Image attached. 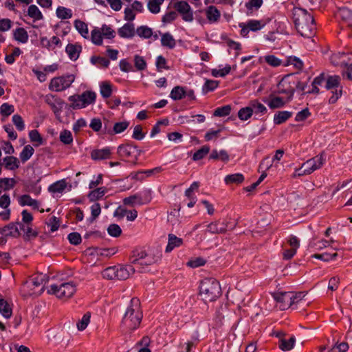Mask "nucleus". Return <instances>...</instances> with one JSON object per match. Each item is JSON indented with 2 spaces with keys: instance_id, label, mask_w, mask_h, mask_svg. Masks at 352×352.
I'll list each match as a JSON object with an SVG mask.
<instances>
[{
  "instance_id": "58",
  "label": "nucleus",
  "mask_w": 352,
  "mask_h": 352,
  "mask_svg": "<svg viewBox=\"0 0 352 352\" xmlns=\"http://www.w3.org/2000/svg\"><path fill=\"white\" fill-rule=\"evenodd\" d=\"M107 232L111 236L118 237L122 234V229L118 224L112 223L107 228Z\"/></svg>"
},
{
  "instance_id": "43",
  "label": "nucleus",
  "mask_w": 352,
  "mask_h": 352,
  "mask_svg": "<svg viewBox=\"0 0 352 352\" xmlns=\"http://www.w3.org/2000/svg\"><path fill=\"white\" fill-rule=\"evenodd\" d=\"M56 12L57 16L60 19H68L72 16V10L65 7L58 6Z\"/></svg>"
},
{
  "instance_id": "61",
  "label": "nucleus",
  "mask_w": 352,
  "mask_h": 352,
  "mask_svg": "<svg viewBox=\"0 0 352 352\" xmlns=\"http://www.w3.org/2000/svg\"><path fill=\"white\" fill-rule=\"evenodd\" d=\"M337 253L329 254L325 252L322 254H315L312 255L311 257L327 262L335 259L337 257Z\"/></svg>"
},
{
  "instance_id": "55",
  "label": "nucleus",
  "mask_w": 352,
  "mask_h": 352,
  "mask_svg": "<svg viewBox=\"0 0 352 352\" xmlns=\"http://www.w3.org/2000/svg\"><path fill=\"white\" fill-rule=\"evenodd\" d=\"M102 36L108 39L113 38L116 36V32L109 25L104 24L100 29Z\"/></svg>"
},
{
  "instance_id": "60",
  "label": "nucleus",
  "mask_w": 352,
  "mask_h": 352,
  "mask_svg": "<svg viewBox=\"0 0 352 352\" xmlns=\"http://www.w3.org/2000/svg\"><path fill=\"white\" fill-rule=\"evenodd\" d=\"M90 62L93 65H96L98 63L104 67H108L110 63L109 60L107 58L96 56H92L90 58Z\"/></svg>"
},
{
  "instance_id": "48",
  "label": "nucleus",
  "mask_w": 352,
  "mask_h": 352,
  "mask_svg": "<svg viewBox=\"0 0 352 352\" xmlns=\"http://www.w3.org/2000/svg\"><path fill=\"white\" fill-rule=\"evenodd\" d=\"M100 94L104 98H109L112 94V87L109 82H102L100 86Z\"/></svg>"
},
{
  "instance_id": "25",
  "label": "nucleus",
  "mask_w": 352,
  "mask_h": 352,
  "mask_svg": "<svg viewBox=\"0 0 352 352\" xmlns=\"http://www.w3.org/2000/svg\"><path fill=\"white\" fill-rule=\"evenodd\" d=\"M182 239L176 236L173 234H168V244L166 248V252H170L175 248L179 247L182 244Z\"/></svg>"
},
{
  "instance_id": "50",
  "label": "nucleus",
  "mask_w": 352,
  "mask_h": 352,
  "mask_svg": "<svg viewBox=\"0 0 352 352\" xmlns=\"http://www.w3.org/2000/svg\"><path fill=\"white\" fill-rule=\"evenodd\" d=\"M66 188V182L65 180L58 181L49 187V191L52 192H62Z\"/></svg>"
},
{
  "instance_id": "15",
  "label": "nucleus",
  "mask_w": 352,
  "mask_h": 352,
  "mask_svg": "<svg viewBox=\"0 0 352 352\" xmlns=\"http://www.w3.org/2000/svg\"><path fill=\"white\" fill-rule=\"evenodd\" d=\"M6 170H15L20 166L19 159L14 156H6L3 157V161L0 160V174L1 173L2 167Z\"/></svg>"
},
{
  "instance_id": "36",
  "label": "nucleus",
  "mask_w": 352,
  "mask_h": 352,
  "mask_svg": "<svg viewBox=\"0 0 352 352\" xmlns=\"http://www.w3.org/2000/svg\"><path fill=\"white\" fill-rule=\"evenodd\" d=\"M244 180V177L241 173H235L232 175H228L225 177V182L226 184H241Z\"/></svg>"
},
{
  "instance_id": "39",
  "label": "nucleus",
  "mask_w": 352,
  "mask_h": 352,
  "mask_svg": "<svg viewBox=\"0 0 352 352\" xmlns=\"http://www.w3.org/2000/svg\"><path fill=\"white\" fill-rule=\"evenodd\" d=\"M0 313L6 318H9L12 316V309L10 305L4 300L0 299Z\"/></svg>"
},
{
  "instance_id": "44",
  "label": "nucleus",
  "mask_w": 352,
  "mask_h": 352,
  "mask_svg": "<svg viewBox=\"0 0 352 352\" xmlns=\"http://www.w3.org/2000/svg\"><path fill=\"white\" fill-rule=\"evenodd\" d=\"M345 69L343 71V76L347 79L352 80V54H349V58L343 65Z\"/></svg>"
},
{
  "instance_id": "21",
  "label": "nucleus",
  "mask_w": 352,
  "mask_h": 352,
  "mask_svg": "<svg viewBox=\"0 0 352 352\" xmlns=\"http://www.w3.org/2000/svg\"><path fill=\"white\" fill-rule=\"evenodd\" d=\"M18 202L21 206H29L36 210H38L39 208L38 201L32 199L29 195H23L20 196L18 199Z\"/></svg>"
},
{
  "instance_id": "59",
  "label": "nucleus",
  "mask_w": 352,
  "mask_h": 352,
  "mask_svg": "<svg viewBox=\"0 0 352 352\" xmlns=\"http://www.w3.org/2000/svg\"><path fill=\"white\" fill-rule=\"evenodd\" d=\"M14 111V107L12 104L3 103L0 107V113L2 116L8 117Z\"/></svg>"
},
{
  "instance_id": "51",
  "label": "nucleus",
  "mask_w": 352,
  "mask_h": 352,
  "mask_svg": "<svg viewBox=\"0 0 352 352\" xmlns=\"http://www.w3.org/2000/svg\"><path fill=\"white\" fill-rule=\"evenodd\" d=\"M164 0H149L148 3V9L153 14H157L160 11V5Z\"/></svg>"
},
{
  "instance_id": "27",
  "label": "nucleus",
  "mask_w": 352,
  "mask_h": 352,
  "mask_svg": "<svg viewBox=\"0 0 352 352\" xmlns=\"http://www.w3.org/2000/svg\"><path fill=\"white\" fill-rule=\"evenodd\" d=\"M159 33L162 35L161 43L162 46L169 49H173L175 47L176 41L169 32L162 34L161 32L159 31Z\"/></svg>"
},
{
  "instance_id": "11",
  "label": "nucleus",
  "mask_w": 352,
  "mask_h": 352,
  "mask_svg": "<svg viewBox=\"0 0 352 352\" xmlns=\"http://www.w3.org/2000/svg\"><path fill=\"white\" fill-rule=\"evenodd\" d=\"M325 161V155L321 153L319 155L313 157L302 164L303 168H305L307 173L309 175L314 170L320 168Z\"/></svg>"
},
{
  "instance_id": "54",
  "label": "nucleus",
  "mask_w": 352,
  "mask_h": 352,
  "mask_svg": "<svg viewBox=\"0 0 352 352\" xmlns=\"http://www.w3.org/2000/svg\"><path fill=\"white\" fill-rule=\"evenodd\" d=\"M60 140L65 144H70L73 142V137L70 131L65 129L60 133Z\"/></svg>"
},
{
  "instance_id": "13",
  "label": "nucleus",
  "mask_w": 352,
  "mask_h": 352,
  "mask_svg": "<svg viewBox=\"0 0 352 352\" xmlns=\"http://www.w3.org/2000/svg\"><path fill=\"white\" fill-rule=\"evenodd\" d=\"M274 300L279 303V307L281 310H285L293 306L292 295L290 292H278L273 294Z\"/></svg>"
},
{
  "instance_id": "53",
  "label": "nucleus",
  "mask_w": 352,
  "mask_h": 352,
  "mask_svg": "<svg viewBox=\"0 0 352 352\" xmlns=\"http://www.w3.org/2000/svg\"><path fill=\"white\" fill-rule=\"evenodd\" d=\"M252 109L250 106L241 108L238 112V117L241 120H247L252 116Z\"/></svg>"
},
{
  "instance_id": "63",
  "label": "nucleus",
  "mask_w": 352,
  "mask_h": 352,
  "mask_svg": "<svg viewBox=\"0 0 352 352\" xmlns=\"http://www.w3.org/2000/svg\"><path fill=\"white\" fill-rule=\"evenodd\" d=\"M230 70L231 67L230 65H226L225 67L221 69H212L211 74L214 77H224L230 72Z\"/></svg>"
},
{
  "instance_id": "14",
  "label": "nucleus",
  "mask_w": 352,
  "mask_h": 352,
  "mask_svg": "<svg viewBox=\"0 0 352 352\" xmlns=\"http://www.w3.org/2000/svg\"><path fill=\"white\" fill-rule=\"evenodd\" d=\"M174 8L182 15L185 21L190 22L193 20V12L190 5L185 1H177L175 3Z\"/></svg>"
},
{
  "instance_id": "3",
  "label": "nucleus",
  "mask_w": 352,
  "mask_h": 352,
  "mask_svg": "<svg viewBox=\"0 0 352 352\" xmlns=\"http://www.w3.org/2000/svg\"><path fill=\"white\" fill-rule=\"evenodd\" d=\"M199 294L205 302L216 300L221 294L219 282L214 278H205L201 281Z\"/></svg>"
},
{
  "instance_id": "1",
  "label": "nucleus",
  "mask_w": 352,
  "mask_h": 352,
  "mask_svg": "<svg viewBox=\"0 0 352 352\" xmlns=\"http://www.w3.org/2000/svg\"><path fill=\"white\" fill-rule=\"evenodd\" d=\"M292 19L298 32L302 36L310 38L314 35L316 24L314 16L305 9L294 8Z\"/></svg>"
},
{
  "instance_id": "16",
  "label": "nucleus",
  "mask_w": 352,
  "mask_h": 352,
  "mask_svg": "<svg viewBox=\"0 0 352 352\" xmlns=\"http://www.w3.org/2000/svg\"><path fill=\"white\" fill-rule=\"evenodd\" d=\"M117 153L121 157H133L135 153V145L132 144H121L118 147Z\"/></svg>"
},
{
  "instance_id": "64",
  "label": "nucleus",
  "mask_w": 352,
  "mask_h": 352,
  "mask_svg": "<svg viewBox=\"0 0 352 352\" xmlns=\"http://www.w3.org/2000/svg\"><path fill=\"white\" fill-rule=\"evenodd\" d=\"M91 315L89 312L84 314L82 319L77 323V328L80 331H83L86 329L90 321Z\"/></svg>"
},
{
  "instance_id": "24",
  "label": "nucleus",
  "mask_w": 352,
  "mask_h": 352,
  "mask_svg": "<svg viewBox=\"0 0 352 352\" xmlns=\"http://www.w3.org/2000/svg\"><path fill=\"white\" fill-rule=\"evenodd\" d=\"M293 115L292 111H280L276 112L274 116V123L276 125H280L285 122Z\"/></svg>"
},
{
  "instance_id": "19",
  "label": "nucleus",
  "mask_w": 352,
  "mask_h": 352,
  "mask_svg": "<svg viewBox=\"0 0 352 352\" xmlns=\"http://www.w3.org/2000/svg\"><path fill=\"white\" fill-rule=\"evenodd\" d=\"M0 232L6 236L18 237L21 233L16 223H10L1 229Z\"/></svg>"
},
{
  "instance_id": "23",
  "label": "nucleus",
  "mask_w": 352,
  "mask_h": 352,
  "mask_svg": "<svg viewBox=\"0 0 352 352\" xmlns=\"http://www.w3.org/2000/svg\"><path fill=\"white\" fill-rule=\"evenodd\" d=\"M349 54L344 52L333 54L330 58L331 62L334 65L342 67L349 58Z\"/></svg>"
},
{
  "instance_id": "29",
  "label": "nucleus",
  "mask_w": 352,
  "mask_h": 352,
  "mask_svg": "<svg viewBox=\"0 0 352 352\" xmlns=\"http://www.w3.org/2000/svg\"><path fill=\"white\" fill-rule=\"evenodd\" d=\"M208 20L211 22H217L220 18V12L214 6H210L206 10Z\"/></svg>"
},
{
  "instance_id": "4",
  "label": "nucleus",
  "mask_w": 352,
  "mask_h": 352,
  "mask_svg": "<svg viewBox=\"0 0 352 352\" xmlns=\"http://www.w3.org/2000/svg\"><path fill=\"white\" fill-rule=\"evenodd\" d=\"M159 256L146 253L144 250H135L133 251L130 261L132 264L139 265L138 271L143 272L144 266L155 263L159 260Z\"/></svg>"
},
{
  "instance_id": "9",
  "label": "nucleus",
  "mask_w": 352,
  "mask_h": 352,
  "mask_svg": "<svg viewBox=\"0 0 352 352\" xmlns=\"http://www.w3.org/2000/svg\"><path fill=\"white\" fill-rule=\"evenodd\" d=\"M151 200V190H148L144 192V198L140 194H135L133 195L125 197L123 199L122 202L124 205L129 206H133L135 204L138 205H143L148 204Z\"/></svg>"
},
{
  "instance_id": "12",
  "label": "nucleus",
  "mask_w": 352,
  "mask_h": 352,
  "mask_svg": "<svg viewBox=\"0 0 352 352\" xmlns=\"http://www.w3.org/2000/svg\"><path fill=\"white\" fill-rule=\"evenodd\" d=\"M135 268L132 265L121 266L119 268L115 269L114 267H109L106 269V273L112 272L114 277L118 280L127 279L131 274L135 272Z\"/></svg>"
},
{
  "instance_id": "8",
  "label": "nucleus",
  "mask_w": 352,
  "mask_h": 352,
  "mask_svg": "<svg viewBox=\"0 0 352 352\" xmlns=\"http://www.w3.org/2000/svg\"><path fill=\"white\" fill-rule=\"evenodd\" d=\"M75 80L73 74H67L51 80L49 88L55 91H61L69 88Z\"/></svg>"
},
{
  "instance_id": "20",
  "label": "nucleus",
  "mask_w": 352,
  "mask_h": 352,
  "mask_svg": "<svg viewBox=\"0 0 352 352\" xmlns=\"http://www.w3.org/2000/svg\"><path fill=\"white\" fill-rule=\"evenodd\" d=\"M263 101L267 103L268 107L272 109L282 108L285 104V102L283 98L279 96H274L273 94L270 95L269 100H264Z\"/></svg>"
},
{
  "instance_id": "41",
  "label": "nucleus",
  "mask_w": 352,
  "mask_h": 352,
  "mask_svg": "<svg viewBox=\"0 0 352 352\" xmlns=\"http://www.w3.org/2000/svg\"><path fill=\"white\" fill-rule=\"evenodd\" d=\"M227 230L226 226L222 223L221 226H219L218 222L211 223L208 226V232L212 234L224 233Z\"/></svg>"
},
{
  "instance_id": "57",
  "label": "nucleus",
  "mask_w": 352,
  "mask_h": 352,
  "mask_svg": "<svg viewBox=\"0 0 352 352\" xmlns=\"http://www.w3.org/2000/svg\"><path fill=\"white\" fill-rule=\"evenodd\" d=\"M230 111H231V106L228 104V105H225V106L217 108L214 110L213 115L214 116H217V117H223V116H228L230 113Z\"/></svg>"
},
{
  "instance_id": "49",
  "label": "nucleus",
  "mask_w": 352,
  "mask_h": 352,
  "mask_svg": "<svg viewBox=\"0 0 352 352\" xmlns=\"http://www.w3.org/2000/svg\"><path fill=\"white\" fill-rule=\"evenodd\" d=\"M219 85V81L214 80H206L202 87V92L205 94L209 91H214Z\"/></svg>"
},
{
  "instance_id": "10",
  "label": "nucleus",
  "mask_w": 352,
  "mask_h": 352,
  "mask_svg": "<svg viewBox=\"0 0 352 352\" xmlns=\"http://www.w3.org/2000/svg\"><path fill=\"white\" fill-rule=\"evenodd\" d=\"M45 102L51 107L56 116H59L65 104L63 100L52 94L46 95L45 97Z\"/></svg>"
},
{
  "instance_id": "18",
  "label": "nucleus",
  "mask_w": 352,
  "mask_h": 352,
  "mask_svg": "<svg viewBox=\"0 0 352 352\" xmlns=\"http://www.w3.org/2000/svg\"><path fill=\"white\" fill-rule=\"evenodd\" d=\"M118 33L122 38H133L135 34L134 24L131 23H125L122 28L118 29Z\"/></svg>"
},
{
  "instance_id": "38",
  "label": "nucleus",
  "mask_w": 352,
  "mask_h": 352,
  "mask_svg": "<svg viewBox=\"0 0 352 352\" xmlns=\"http://www.w3.org/2000/svg\"><path fill=\"white\" fill-rule=\"evenodd\" d=\"M102 34L100 30L98 28H95L91 32V42L96 45H102Z\"/></svg>"
},
{
  "instance_id": "34",
  "label": "nucleus",
  "mask_w": 352,
  "mask_h": 352,
  "mask_svg": "<svg viewBox=\"0 0 352 352\" xmlns=\"http://www.w3.org/2000/svg\"><path fill=\"white\" fill-rule=\"evenodd\" d=\"M34 149L33 147L28 144L23 147L22 151L20 153V159L23 163L27 162L34 154Z\"/></svg>"
},
{
  "instance_id": "26",
  "label": "nucleus",
  "mask_w": 352,
  "mask_h": 352,
  "mask_svg": "<svg viewBox=\"0 0 352 352\" xmlns=\"http://www.w3.org/2000/svg\"><path fill=\"white\" fill-rule=\"evenodd\" d=\"M337 14L348 25L352 26V10L344 7L339 9Z\"/></svg>"
},
{
  "instance_id": "47",
  "label": "nucleus",
  "mask_w": 352,
  "mask_h": 352,
  "mask_svg": "<svg viewBox=\"0 0 352 352\" xmlns=\"http://www.w3.org/2000/svg\"><path fill=\"white\" fill-rule=\"evenodd\" d=\"M246 25L250 31L256 32L262 29L265 25V23L263 21L249 20Z\"/></svg>"
},
{
  "instance_id": "6",
  "label": "nucleus",
  "mask_w": 352,
  "mask_h": 352,
  "mask_svg": "<svg viewBox=\"0 0 352 352\" xmlns=\"http://www.w3.org/2000/svg\"><path fill=\"white\" fill-rule=\"evenodd\" d=\"M76 292V285L73 282L63 283L60 285H51L47 290L49 294L56 295L57 298H69Z\"/></svg>"
},
{
  "instance_id": "35",
  "label": "nucleus",
  "mask_w": 352,
  "mask_h": 352,
  "mask_svg": "<svg viewBox=\"0 0 352 352\" xmlns=\"http://www.w3.org/2000/svg\"><path fill=\"white\" fill-rule=\"evenodd\" d=\"M295 341L296 338L294 336H292L289 340L282 338L280 340L279 347L284 351H290L293 349Z\"/></svg>"
},
{
  "instance_id": "5",
  "label": "nucleus",
  "mask_w": 352,
  "mask_h": 352,
  "mask_svg": "<svg viewBox=\"0 0 352 352\" xmlns=\"http://www.w3.org/2000/svg\"><path fill=\"white\" fill-rule=\"evenodd\" d=\"M96 99V94L93 91H85L80 95H73L68 98L72 102L70 107L74 109L85 108L87 106L94 104Z\"/></svg>"
},
{
  "instance_id": "62",
  "label": "nucleus",
  "mask_w": 352,
  "mask_h": 352,
  "mask_svg": "<svg viewBox=\"0 0 352 352\" xmlns=\"http://www.w3.org/2000/svg\"><path fill=\"white\" fill-rule=\"evenodd\" d=\"M47 281V277L46 274H39L35 276L32 279V283L34 287H38L43 285Z\"/></svg>"
},
{
  "instance_id": "28",
  "label": "nucleus",
  "mask_w": 352,
  "mask_h": 352,
  "mask_svg": "<svg viewBox=\"0 0 352 352\" xmlns=\"http://www.w3.org/2000/svg\"><path fill=\"white\" fill-rule=\"evenodd\" d=\"M14 38L21 43H25L28 41V34L23 28H16L13 31Z\"/></svg>"
},
{
  "instance_id": "40",
  "label": "nucleus",
  "mask_w": 352,
  "mask_h": 352,
  "mask_svg": "<svg viewBox=\"0 0 352 352\" xmlns=\"http://www.w3.org/2000/svg\"><path fill=\"white\" fill-rule=\"evenodd\" d=\"M16 184V182L14 178H0V188L4 190L12 189Z\"/></svg>"
},
{
  "instance_id": "31",
  "label": "nucleus",
  "mask_w": 352,
  "mask_h": 352,
  "mask_svg": "<svg viewBox=\"0 0 352 352\" xmlns=\"http://www.w3.org/2000/svg\"><path fill=\"white\" fill-rule=\"evenodd\" d=\"M170 97L173 100H179L185 98V87L175 86L171 90Z\"/></svg>"
},
{
  "instance_id": "7",
  "label": "nucleus",
  "mask_w": 352,
  "mask_h": 352,
  "mask_svg": "<svg viewBox=\"0 0 352 352\" xmlns=\"http://www.w3.org/2000/svg\"><path fill=\"white\" fill-rule=\"evenodd\" d=\"M325 88L332 90V96L329 99L330 104H334L342 96V87L340 85V77L337 75L329 76L326 79Z\"/></svg>"
},
{
  "instance_id": "46",
  "label": "nucleus",
  "mask_w": 352,
  "mask_h": 352,
  "mask_svg": "<svg viewBox=\"0 0 352 352\" xmlns=\"http://www.w3.org/2000/svg\"><path fill=\"white\" fill-rule=\"evenodd\" d=\"M210 152V146L204 145L199 149H198L192 156L194 161H198L202 160L208 153Z\"/></svg>"
},
{
  "instance_id": "33",
  "label": "nucleus",
  "mask_w": 352,
  "mask_h": 352,
  "mask_svg": "<svg viewBox=\"0 0 352 352\" xmlns=\"http://www.w3.org/2000/svg\"><path fill=\"white\" fill-rule=\"evenodd\" d=\"M249 104L252 109V113L263 115L267 111V108L256 100H252Z\"/></svg>"
},
{
  "instance_id": "2",
  "label": "nucleus",
  "mask_w": 352,
  "mask_h": 352,
  "mask_svg": "<svg viewBox=\"0 0 352 352\" xmlns=\"http://www.w3.org/2000/svg\"><path fill=\"white\" fill-rule=\"evenodd\" d=\"M142 319V314L140 311V302L138 298H133L124 314L121 321V327L126 330L136 329L140 324Z\"/></svg>"
},
{
  "instance_id": "30",
  "label": "nucleus",
  "mask_w": 352,
  "mask_h": 352,
  "mask_svg": "<svg viewBox=\"0 0 352 352\" xmlns=\"http://www.w3.org/2000/svg\"><path fill=\"white\" fill-rule=\"evenodd\" d=\"M74 26H75L76 29L78 30V32L80 34V35L83 38H89L88 26L85 22H83L79 19H76L74 21Z\"/></svg>"
},
{
  "instance_id": "22",
  "label": "nucleus",
  "mask_w": 352,
  "mask_h": 352,
  "mask_svg": "<svg viewBox=\"0 0 352 352\" xmlns=\"http://www.w3.org/2000/svg\"><path fill=\"white\" fill-rule=\"evenodd\" d=\"M82 50V47L79 45L68 44L66 46L65 51L69 58L72 60H76Z\"/></svg>"
},
{
  "instance_id": "17",
  "label": "nucleus",
  "mask_w": 352,
  "mask_h": 352,
  "mask_svg": "<svg viewBox=\"0 0 352 352\" xmlns=\"http://www.w3.org/2000/svg\"><path fill=\"white\" fill-rule=\"evenodd\" d=\"M111 155V149L106 147L102 149H95L91 152V157L94 160H102L109 159Z\"/></svg>"
},
{
  "instance_id": "32",
  "label": "nucleus",
  "mask_w": 352,
  "mask_h": 352,
  "mask_svg": "<svg viewBox=\"0 0 352 352\" xmlns=\"http://www.w3.org/2000/svg\"><path fill=\"white\" fill-rule=\"evenodd\" d=\"M107 192V189L105 187L98 188L96 189L91 190L89 193L88 197L91 201H95L102 198Z\"/></svg>"
},
{
  "instance_id": "56",
  "label": "nucleus",
  "mask_w": 352,
  "mask_h": 352,
  "mask_svg": "<svg viewBox=\"0 0 352 352\" xmlns=\"http://www.w3.org/2000/svg\"><path fill=\"white\" fill-rule=\"evenodd\" d=\"M134 65L138 71H142L146 68V62L144 57L136 54L134 56Z\"/></svg>"
},
{
  "instance_id": "52",
  "label": "nucleus",
  "mask_w": 352,
  "mask_h": 352,
  "mask_svg": "<svg viewBox=\"0 0 352 352\" xmlns=\"http://www.w3.org/2000/svg\"><path fill=\"white\" fill-rule=\"evenodd\" d=\"M29 137L32 142H36V144H34L35 146L41 145L43 143V138L36 129L32 130L29 132Z\"/></svg>"
},
{
  "instance_id": "37",
  "label": "nucleus",
  "mask_w": 352,
  "mask_h": 352,
  "mask_svg": "<svg viewBox=\"0 0 352 352\" xmlns=\"http://www.w3.org/2000/svg\"><path fill=\"white\" fill-rule=\"evenodd\" d=\"M136 34L141 38H149L153 36V30L146 25L138 27L135 31Z\"/></svg>"
},
{
  "instance_id": "42",
  "label": "nucleus",
  "mask_w": 352,
  "mask_h": 352,
  "mask_svg": "<svg viewBox=\"0 0 352 352\" xmlns=\"http://www.w3.org/2000/svg\"><path fill=\"white\" fill-rule=\"evenodd\" d=\"M129 125V122L128 121L116 122L113 126L111 135H112L124 131L128 128Z\"/></svg>"
},
{
  "instance_id": "45",
  "label": "nucleus",
  "mask_w": 352,
  "mask_h": 352,
  "mask_svg": "<svg viewBox=\"0 0 352 352\" xmlns=\"http://www.w3.org/2000/svg\"><path fill=\"white\" fill-rule=\"evenodd\" d=\"M28 14L34 20H40L43 18V14L38 7L35 5H31L28 9Z\"/></svg>"
}]
</instances>
